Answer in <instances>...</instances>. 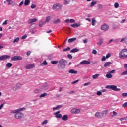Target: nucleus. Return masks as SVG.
Wrapping results in <instances>:
<instances>
[{
  "instance_id": "f257e3e1",
  "label": "nucleus",
  "mask_w": 127,
  "mask_h": 127,
  "mask_svg": "<svg viewBox=\"0 0 127 127\" xmlns=\"http://www.w3.org/2000/svg\"><path fill=\"white\" fill-rule=\"evenodd\" d=\"M23 110H25V108H22L12 111L14 114L16 113L15 115V119H20V118H22V117H23V114H22V113L19 112H21V111H23Z\"/></svg>"
},
{
  "instance_id": "f03ea898",
  "label": "nucleus",
  "mask_w": 127,
  "mask_h": 127,
  "mask_svg": "<svg viewBox=\"0 0 127 127\" xmlns=\"http://www.w3.org/2000/svg\"><path fill=\"white\" fill-rule=\"evenodd\" d=\"M119 57L120 59H127V49H123L119 54Z\"/></svg>"
},
{
  "instance_id": "7ed1b4c3",
  "label": "nucleus",
  "mask_w": 127,
  "mask_h": 127,
  "mask_svg": "<svg viewBox=\"0 0 127 127\" xmlns=\"http://www.w3.org/2000/svg\"><path fill=\"white\" fill-rule=\"evenodd\" d=\"M66 64H67V61L63 59H62L59 61V64L58 65V68L61 69H64L66 67Z\"/></svg>"
},
{
  "instance_id": "20e7f679",
  "label": "nucleus",
  "mask_w": 127,
  "mask_h": 127,
  "mask_svg": "<svg viewBox=\"0 0 127 127\" xmlns=\"http://www.w3.org/2000/svg\"><path fill=\"white\" fill-rule=\"evenodd\" d=\"M106 89H111L113 91H115L116 92H119L121 91V89L118 88L116 85H107L106 86Z\"/></svg>"
},
{
  "instance_id": "39448f33",
  "label": "nucleus",
  "mask_w": 127,
  "mask_h": 127,
  "mask_svg": "<svg viewBox=\"0 0 127 127\" xmlns=\"http://www.w3.org/2000/svg\"><path fill=\"white\" fill-rule=\"evenodd\" d=\"M11 56L10 55H2L0 57V61H3L6 60V59H9L10 58Z\"/></svg>"
},
{
  "instance_id": "423d86ee",
  "label": "nucleus",
  "mask_w": 127,
  "mask_h": 127,
  "mask_svg": "<svg viewBox=\"0 0 127 127\" xmlns=\"http://www.w3.org/2000/svg\"><path fill=\"white\" fill-rule=\"evenodd\" d=\"M12 61H17L18 60H22V57L20 56H14L11 58Z\"/></svg>"
},
{
  "instance_id": "0eeeda50",
  "label": "nucleus",
  "mask_w": 127,
  "mask_h": 127,
  "mask_svg": "<svg viewBox=\"0 0 127 127\" xmlns=\"http://www.w3.org/2000/svg\"><path fill=\"white\" fill-rule=\"evenodd\" d=\"M101 30H103L104 31H107L108 29H109V26L106 24H104L101 27Z\"/></svg>"
},
{
  "instance_id": "6e6552de",
  "label": "nucleus",
  "mask_w": 127,
  "mask_h": 127,
  "mask_svg": "<svg viewBox=\"0 0 127 127\" xmlns=\"http://www.w3.org/2000/svg\"><path fill=\"white\" fill-rule=\"evenodd\" d=\"M61 6L62 5L58 3H56L53 5V9L54 10H55V9H59V8H61Z\"/></svg>"
},
{
  "instance_id": "1a4fd4ad",
  "label": "nucleus",
  "mask_w": 127,
  "mask_h": 127,
  "mask_svg": "<svg viewBox=\"0 0 127 127\" xmlns=\"http://www.w3.org/2000/svg\"><path fill=\"white\" fill-rule=\"evenodd\" d=\"M35 67V65H34L33 64H27L25 66V69H32V68H34Z\"/></svg>"
},
{
  "instance_id": "9d476101",
  "label": "nucleus",
  "mask_w": 127,
  "mask_h": 127,
  "mask_svg": "<svg viewBox=\"0 0 127 127\" xmlns=\"http://www.w3.org/2000/svg\"><path fill=\"white\" fill-rule=\"evenodd\" d=\"M90 63H91L90 61H88L87 60H83L80 62V64H81V65H89Z\"/></svg>"
},
{
  "instance_id": "9b49d317",
  "label": "nucleus",
  "mask_w": 127,
  "mask_h": 127,
  "mask_svg": "<svg viewBox=\"0 0 127 127\" xmlns=\"http://www.w3.org/2000/svg\"><path fill=\"white\" fill-rule=\"evenodd\" d=\"M59 113H60V111H57L54 114V115H55L56 118L60 119V118L62 117V115L61 114H59Z\"/></svg>"
},
{
  "instance_id": "f8f14e48",
  "label": "nucleus",
  "mask_w": 127,
  "mask_h": 127,
  "mask_svg": "<svg viewBox=\"0 0 127 127\" xmlns=\"http://www.w3.org/2000/svg\"><path fill=\"white\" fill-rule=\"evenodd\" d=\"M95 118H98V119H101L102 118V114L99 112H96L95 114Z\"/></svg>"
},
{
  "instance_id": "ddd939ff",
  "label": "nucleus",
  "mask_w": 127,
  "mask_h": 127,
  "mask_svg": "<svg viewBox=\"0 0 127 127\" xmlns=\"http://www.w3.org/2000/svg\"><path fill=\"white\" fill-rule=\"evenodd\" d=\"M38 20L36 18H34V19H30L28 21V23L29 24H31L32 23H33V22H35L36 21H37Z\"/></svg>"
},
{
  "instance_id": "4468645a",
  "label": "nucleus",
  "mask_w": 127,
  "mask_h": 127,
  "mask_svg": "<svg viewBox=\"0 0 127 127\" xmlns=\"http://www.w3.org/2000/svg\"><path fill=\"white\" fill-rule=\"evenodd\" d=\"M104 43L103 40L102 38L99 39V41L97 42V45H99V46H101L102 44Z\"/></svg>"
},
{
  "instance_id": "2eb2a0df",
  "label": "nucleus",
  "mask_w": 127,
  "mask_h": 127,
  "mask_svg": "<svg viewBox=\"0 0 127 127\" xmlns=\"http://www.w3.org/2000/svg\"><path fill=\"white\" fill-rule=\"evenodd\" d=\"M68 73L70 74H77L78 73V71L77 70H74V69H70Z\"/></svg>"
},
{
  "instance_id": "dca6fc26",
  "label": "nucleus",
  "mask_w": 127,
  "mask_h": 127,
  "mask_svg": "<svg viewBox=\"0 0 127 127\" xmlns=\"http://www.w3.org/2000/svg\"><path fill=\"white\" fill-rule=\"evenodd\" d=\"M41 93V90L36 89L34 91V94H40Z\"/></svg>"
},
{
  "instance_id": "f3484780",
  "label": "nucleus",
  "mask_w": 127,
  "mask_h": 127,
  "mask_svg": "<svg viewBox=\"0 0 127 127\" xmlns=\"http://www.w3.org/2000/svg\"><path fill=\"white\" fill-rule=\"evenodd\" d=\"M45 24H46V22H43V21H41V22H40L39 23V26L40 27H42V26H43V25H45Z\"/></svg>"
},
{
  "instance_id": "a211bd4d",
  "label": "nucleus",
  "mask_w": 127,
  "mask_h": 127,
  "mask_svg": "<svg viewBox=\"0 0 127 127\" xmlns=\"http://www.w3.org/2000/svg\"><path fill=\"white\" fill-rule=\"evenodd\" d=\"M106 78H108V79H111V78H113V75L111 74V73H109V72H107V74L106 75Z\"/></svg>"
},
{
  "instance_id": "6ab92c4d",
  "label": "nucleus",
  "mask_w": 127,
  "mask_h": 127,
  "mask_svg": "<svg viewBox=\"0 0 127 127\" xmlns=\"http://www.w3.org/2000/svg\"><path fill=\"white\" fill-rule=\"evenodd\" d=\"M63 121H67L68 120V115H64L62 117Z\"/></svg>"
},
{
  "instance_id": "aec40b11",
  "label": "nucleus",
  "mask_w": 127,
  "mask_h": 127,
  "mask_svg": "<svg viewBox=\"0 0 127 127\" xmlns=\"http://www.w3.org/2000/svg\"><path fill=\"white\" fill-rule=\"evenodd\" d=\"M80 24L75 23V24L71 25L70 26L75 28L76 27H78V26H80Z\"/></svg>"
},
{
  "instance_id": "412c9836",
  "label": "nucleus",
  "mask_w": 127,
  "mask_h": 127,
  "mask_svg": "<svg viewBox=\"0 0 127 127\" xmlns=\"http://www.w3.org/2000/svg\"><path fill=\"white\" fill-rule=\"evenodd\" d=\"M50 20H51V17L50 16H49L46 17L45 22H46V23L47 22L48 23V22H49V21H50Z\"/></svg>"
},
{
  "instance_id": "4be33fe9",
  "label": "nucleus",
  "mask_w": 127,
  "mask_h": 127,
  "mask_svg": "<svg viewBox=\"0 0 127 127\" xmlns=\"http://www.w3.org/2000/svg\"><path fill=\"white\" fill-rule=\"evenodd\" d=\"M111 64H112V62H106L104 64V67H108V66H110V65H111Z\"/></svg>"
},
{
  "instance_id": "5701e85b",
  "label": "nucleus",
  "mask_w": 127,
  "mask_h": 127,
  "mask_svg": "<svg viewBox=\"0 0 127 127\" xmlns=\"http://www.w3.org/2000/svg\"><path fill=\"white\" fill-rule=\"evenodd\" d=\"M107 113H108L107 110L103 111L101 113V116H102V118H103V117H104V116H106V115H107Z\"/></svg>"
},
{
  "instance_id": "b1692460",
  "label": "nucleus",
  "mask_w": 127,
  "mask_h": 127,
  "mask_svg": "<svg viewBox=\"0 0 127 127\" xmlns=\"http://www.w3.org/2000/svg\"><path fill=\"white\" fill-rule=\"evenodd\" d=\"M79 51V49L77 48L73 49L72 50H70V52L71 53H75V52H78Z\"/></svg>"
},
{
  "instance_id": "393cba45",
  "label": "nucleus",
  "mask_w": 127,
  "mask_h": 127,
  "mask_svg": "<svg viewBox=\"0 0 127 127\" xmlns=\"http://www.w3.org/2000/svg\"><path fill=\"white\" fill-rule=\"evenodd\" d=\"M96 4H97V1H93L91 2L90 6V7H93V6H94V5H96Z\"/></svg>"
},
{
  "instance_id": "a878e982",
  "label": "nucleus",
  "mask_w": 127,
  "mask_h": 127,
  "mask_svg": "<svg viewBox=\"0 0 127 127\" xmlns=\"http://www.w3.org/2000/svg\"><path fill=\"white\" fill-rule=\"evenodd\" d=\"M29 3H30V0H25L24 2V5H29Z\"/></svg>"
},
{
  "instance_id": "bb28decb",
  "label": "nucleus",
  "mask_w": 127,
  "mask_h": 127,
  "mask_svg": "<svg viewBox=\"0 0 127 127\" xmlns=\"http://www.w3.org/2000/svg\"><path fill=\"white\" fill-rule=\"evenodd\" d=\"M99 76H100L99 74H96L93 75L92 76V78L95 80L96 79H98V78L99 77Z\"/></svg>"
},
{
  "instance_id": "cd10ccee",
  "label": "nucleus",
  "mask_w": 127,
  "mask_h": 127,
  "mask_svg": "<svg viewBox=\"0 0 127 127\" xmlns=\"http://www.w3.org/2000/svg\"><path fill=\"white\" fill-rule=\"evenodd\" d=\"M61 21L60 19H57L53 22V23L54 24H57L58 23H60Z\"/></svg>"
},
{
  "instance_id": "c85d7f7f",
  "label": "nucleus",
  "mask_w": 127,
  "mask_h": 127,
  "mask_svg": "<svg viewBox=\"0 0 127 127\" xmlns=\"http://www.w3.org/2000/svg\"><path fill=\"white\" fill-rule=\"evenodd\" d=\"M6 67H7V68H11V67H12V64L8 63L6 65Z\"/></svg>"
},
{
  "instance_id": "c756f323",
  "label": "nucleus",
  "mask_w": 127,
  "mask_h": 127,
  "mask_svg": "<svg viewBox=\"0 0 127 127\" xmlns=\"http://www.w3.org/2000/svg\"><path fill=\"white\" fill-rule=\"evenodd\" d=\"M6 2L8 3V5H10L13 3L12 0H6Z\"/></svg>"
},
{
  "instance_id": "7c9ffc66",
  "label": "nucleus",
  "mask_w": 127,
  "mask_h": 127,
  "mask_svg": "<svg viewBox=\"0 0 127 127\" xmlns=\"http://www.w3.org/2000/svg\"><path fill=\"white\" fill-rule=\"evenodd\" d=\"M76 39H77L76 38H70L68 39V42L69 43L73 42V41H75Z\"/></svg>"
},
{
  "instance_id": "2f4dec72",
  "label": "nucleus",
  "mask_w": 127,
  "mask_h": 127,
  "mask_svg": "<svg viewBox=\"0 0 127 127\" xmlns=\"http://www.w3.org/2000/svg\"><path fill=\"white\" fill-rule=\"evenodd\" d=\"M47 93L44 92L40 95V98H44V97H46V96H47Z\"/></svg>"
},
{
  "instance_id": "473e14b6",
  "label": "nucleus",
  "mask_w": 127,
  "mask_h": 127,
  "mask_svg": "<svg viewBox=\"0 0 127 127\" xmlns=\"http://www.w3.org/2000/svg\"><path fill=\"white\" fill-rule=\"evenodd\" d=\"M64 3L65 5L69 4V3H70V0H64Z\"/></svg>"
},
{
  "instance_id": "72a5a7b5",
  "label": "nucleus",
  "mask_w": 127,
  "mask_h": 127,
  "mask_svg": "<svg viewBox=\"0 0 127 127\" xmlns=\"http://www.w3.org/2000/svg\"><path fill=\"white\" fill-rule=\"evenodd\" d=\"M96 23V20H95V18H92V25L93 26H95V24Z\"/></svg>"
},
{
  "instance_id": "f704fd0d",
  "label": "nucleus",
  "mask_w": 127,
  "mask_h": 127,
  "mask_svg": "<svg viewBox=\"0 0 127 127\" xmlns=\"http://www.w3.org/2000/svg\"><path fill=\"white\" fill-rule=\"evenodd\" d=\"M71 49V48L70 47H67L66 48H64L63 50V52H66V51H68V50H70Z\"/></svg>"
},
{
  "instance_id": "c9c22d12",
  "label": "nucleus",
  "mask_w": 127,
  "mask_h": 127,
  "mask_svg": "<svg viewBox=\"0 0 127 127\" xmlns=\"http://www.w3.org/2000/svg\"><path fill=\"white\" fill-rule=\"evenodd\" d=\"M58 63V61H51V64L53 65H55V64H57Z\"/></svg>"
},
{
  "instance_id": "e433bc0d",
  "label": "nucleus",
  "mask_w": 127,
  "mask_h": 127,
  "mask_svg": "<svg viewBox=\"0 0 127 127\" xmlns=\"http://www.w3.org/2000/svg\"><path fill=\"white\" fill-rule=\"evenodd\" d=\"M18 41H19V38L17 37L16 38L14 39L13 41V43H15V42H18Z\"/></svg>"
},
{
  "instance_id": "4c0bfd02",
  "label": "nucleus",
  "mask_w": 127,
  "mask_h": 127,
  "mask_svg": "<svg viewBox=\"0 0 127 127\" xmlns=\"http://www.w3.org/2000/svg\"><path fill=\"white\" fill-rule=\"evenodd\" d=\"M43 65H47V62L46 61H44L43 63L41 64V66H43Z\"/></svg>"
},
{
  "instance_id": "58836bf2",
  "label": "nucleus",
  "mask_w": 127,
  "mask_h": 127,
  "mask_svg": "<svg viewBox=\"0 0 127 127\" xmlns=\"http://www.w3.org/2000/svg\"><path fill=\"white\" fill-rule=\"evenodd\" d=\"M16 87L18 88H21V87H22V85L20 83H17L16 85Z\"/></svg>"
},
{
  "instance_id": "ea45409f",
  "label": "nucleus",
  "mask_w": 127,
  "mask_h": 127,
  "mask_svg": "<svg viewBox=\"0 0 127 127\" xmlns=\"http://www.w3.org/2000/svg\"><path fill=\"white\" fill-rule=\"evenodd\" d=\"M119 3H115L114 4V7H115V8H119Z\"/></svg>"
},
{
  "instance_id": "a19ab883",
  "label": "nucleus",
  "mask_w": 127,
  "mask_h": 127,
  "mask_svg": "<svg viewBox=\"0 0 127 127\" xmlns=\"http://www.w3.org/2000/svg\"><path fill=\"white\" fill-rule=\"evenodd\" d=\"M36 7V5H34L33 4L31 5V9H33L34 8H35Z\"/></svg>"
},
{
  "instance_id": "79ce46f5",
  "label": "nucleus",
  "mask_w": 127,
  "mask_h": 127,
  "mask_svg": "<svg viewBox=\"0 0 127 127\" xmlns=\"http://www.w3.org/2000/svg\"><path fill=\"white\" fill-rule=\"evenodd\" d=\"M43 88L44 89V90H48V85H45L43 86Z\"/></svg>"
},
{
  "instance_id": "37998d69",
  "label": "nucleus",
  "mask_w": 127,
  "mask_h": 127,
  "mask_svg": "<svg viewBox=\"0 0 127 127\" xmlns=\"http://www.w3.org/2000/svg\"><path fill=\"white\" fill-rule=\"evenodd\" d=\"M48 123V121L47 120H45L42 123V125H46Z\"/></svg>"
},
{
  "instance_id": "c03bdc74",
  "label": "nucleus",
  "mask_w": 127,
  "mask_h": 127,
  "mask_svg": "<svg viewBox=\"0 0 127 127\" xmlns=\"http://www.w3.org/2000/svg\"><path fill=\"white\" fill-rule=\"evenodd\" d=\"M69 22H70V23H75L76 22V21L73 19H70L69 20Z\"/></svg>"
},
{
  "instance_id": "a18cd8bd",
  "label": "nucleus",
  "mask_w": 127,
  "mask_h": 127,
  "mask_svg": "<svg viewBox=\"0 0 127 127\" xmlns=\"http://www.w3.org/2000/svg\"><path fill=\"white\" fill-rule=\"evenodd\" d=\"M111 56V53H108L106 56V59H108V58H110V57Z\"/></svg>"
},
{
  "instance_id": "49530a36",
  "label": "nucleus",
  "mask_w": 127,
  "mask_h": 127,
  "mask_svg": "<svg viewBox=\"0 0 127 127\" xmlns=\"http://www.w3.org/2000/svg\"><path fill=\"white\" fill-rule=\"evenodd\" d=\"M115 72H116V70L113 69V70H112L111 71H109L108 73H109V74H114V73H115Z\"/></svg>"
},
{
  "instance_id": "de8ad7c7",
  "label": "nucleus",
  "mask_w": 127,
  "mask_h": 127,
  "mask_svg": "<svg viewBox=\"0 0 127 127\" xmlns=\"http://www.w3.org/2000/svg\"><path fill=\"white\" fill-rule=\"evenodd\" d=\"M97 96H101L102 92L100 91H98L97 92Z\"/></svg>"
},
{
  "instance_id": "09e8293b",
  "label": "nucleus",
  "mask_w": 127,
  "mask_h": 127,
  "mask_svg": "<svg viewBox=\"0 0 127 127\" xmlns=\"http://www.w3.org/2000/svg\"><path fill=\"white\" fill-rule=\"evenodd\" d=\"M120 121H126L127 120V117L123 118H120L119 119Z\"/></svg>"
},
{
  "instance_id": "8fccbe9b",
  "label": "nucleus",
  "mask_w": 127,
  "mask_h": 127,
  "mask_svg": "<svg viewBox=\"0 0 127 127\" xmlns=\"http://www.w3.org/2000/svg\"><path fill=\"white\" fill-rule=\"evenodd\" d=\"M106 59H107V58H106V57L105 56H103L102 57V58L101 59V61H106Z\"/></svg>"
},
{
  "instance_id": "3c124183",
  "label": "nucleus",
  "mask_w": 127,
  "mask_h": 127,
  "mask_svg": "<svg viewBox=\"0 0 127 127\" xmlns=\"http://www.w3.org/2000/svg\"><path fill=\"white\" fill-rule=\"evenodd\" d=\"M98 9H102V8H103V6L102 4H99L98 6Z\"/></svg>"
},
{
  "instance_id": "603ef678",
  "label": "nucleus",
  "mask_w": 127,
  "mask_h": 127,
  "mask_svg": "<svg viewBox=\"0 0 127 127\" xmlns=\"http://www.w3.org/2000/svg\"><path fill=\"white\" fill-rule=\"evenodd\" d=\"M67 57L69 58V59H72V58H73V56H72V55L71 54H68L67 55Z\"/></svg>"
},
{
  "instance_id": "864d4df0",
  "label": "nucleus",
  "mask_w": 127,
  "mask_h": 127,
  "mask_svg": "<svg viewBox=\"0 0 127 127\" xmlns=\"http://www.w3.org/2000/svg\"><path fill=\"white\" fill-rule=\"evenodd\" d=\"M122 107L123 108H126V107H127V102H125V103H124L122 105Z\"/></svg>"
},
{
  "instance_id": "5fc2aeb1",
  "label": "nucleus",
  "mask_w": 127,
  "mask_h": 127,
  "mask_svg": "<svg viewBox=\"0 0 127 127\" xmlns=\"http://www.w3.org/2000/svg\"><path fill=\"white\" fill-rule=\"evenodd\" d=\"M78 82H79V79H77V80H75V81L72 82L71 83V84H72V85H74V84H76V83H78Z\"/></svg>"
},
{
  "instance_id": "6e6d98bb",
  "label": "nucleus",
  "mask_w": 127,
  "mask_h": 127,
  "mask_svg": "<svg viewBox=\"0 0 127 127\" xmlns=\"http://www.w3.org/2000/svg\"><path fill=\"white\" fill-rule=\"evenodd\" d=\"M122 96L123 97H127V93H123L122 94Z\"/></svg>"
},
{
  "instance_id": "4d7b16f0",
  "label": "nucleus",
  "mask_w": 127,
  "mask_h": 127,
  "mask_svg": "<svg viewBox=\"0 0 127 127\" xmlns=\"http://www.w3.org/2000/svg\"><path fill=\"white\" fill-rule=\"evenodd\" d=\"M80 109H75V114H79L80 113Z\"/></svg>"
},
{
  "instance_id": "13d9d810",
  "label": "nucleus",
  "mask_w": 127,
  "mask_h": 127,
  "mask_svg": "<svg viewBox=\"0 0 127 127\" xmlns=\"http://www.w3.org/2000/svg\"><path fill=\"white\" fill-rule=\"evenodd\" d=\"M75 111H76V109H73L71 110V113L72 114H76L75 113H76Z\"/></svg>"
},
{
  "instance_id": "bf43d9fd",
  "label": "nucleus",
  "mask_w": 127,
  "mask_h": 127,
  "mask_svg": "<svg viewBox=\"0 0 127 127\" xmlns=\"http://www.w3.org/2000/svg\"><path fill=\"white\" fill-rule=\"evenodd\" d=\"M7 20H6L3 23V25H7Z\"/></svg>"
},
{
  "instance_id": "052dcab7",
  "label": "nucleus",
  "mask_w": 127,
  "mask_h": 127,
  "mask_svg": "<svg viewBox=\"0 0 127 127\" xmlns=\"http://www.w3.org/2000/svg\"><path fill=\"white\" fill-rule=\"evenodd\" d=\"M91 84V82H87L84 84V86H88V85H90Z\"/></svg>"
},
{
  "instance_id": "680f3d73",
  "label": "nucleus",
  "mask_w": 127,
  "mask_h": 127,
  "mask_svg": "<svg viewBox=\"0 0 127 127\" xmlns=\"http://www.w3.org/2000/svg\"><path fill=\"white\" fill-rule=\"evenodd\" d=\"M93 54H97V51L96 50H93L92 51Z\"/></svg>"
},
{
  "instance_id": "e2e57ef3",
  "label": "nucleus",
  "mask_w": 127,
  "mask_h": 127,
  "mask_svg": "<svg viewBox=\"0 0 127 127\" xmlns=\"http://www.w3.org/2000/svg\"><path fill=\"white\" fill-rule=\"evenodd\" d=\"M27 37V35H25L22 37V39H25Z\"/></svg>"
},
{
  "instance_id": "0e129e2a",
  "label": "nucleus",
  "mask_w": 127,
  "mask_h": 127,
  "mask_svg": "<svg viewBox=\"0 0 127 127\" xmlns=\"http://www.w3.org/2000/svg\"><path fill=\"white\" fill-rule=\"evenodd\" d=\"M125 40H126V38H122L120 40V42H123V41H125Z\"/></svg>"
},
{
  "instance_id": "69168bd1",
  "label": "nucleus",
  "mask_w": 127,
  "mask_h": 127,
  "mask_svg": "<svg viewBox=\"0 0 127 127\" xmlns=\"http://www.w3.org/2000/svg\"><path fill=\"white\" fill-rule=\"evenodd\" d=\"M113 116H117L118 115V113L115 111H113Z\"/></svg>"
},
{
  "instance_id": "338daca9",
  "label": "nucleus",
  "mask_w": 127,
  "mask_h": 127,
  "mask_svg": "<svg viewBox=\"0 0 127 127\" xmlns=\"http://www.w3.org/2000/svg\"><path fill=\"white\" fill-rule=\"evenodd\" d=\"M24 1H22L19 4V6L20 7L21 5H22V4H23Z\"/></svg>"
},
{
  "instance_id": "774afa93",
  "label": "nucleus",
  "mask_w": 127,
  "mask_h": 127,
  "mask_svg": "<svg viewBox=\"0 0 127 127\" xmlns=\"http://www.w3.org/2000/svg\"><path fill=\"white\" fill-rule=\"evenodd\" d=\"M124 69H127V64H124Z\"/></svg>"
}]
</instances>
